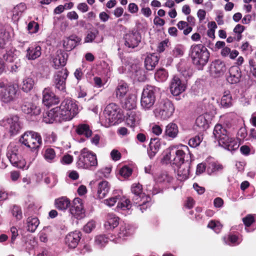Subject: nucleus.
Segmentation results:
<instances>
[{
  "mask_svg": "<svg viewBox=\"0 0 256 256\" xmlns=\"http://www.w3.org/2000/svg\"><path fill=\"white\" fill-rule=\"evenodd\" d=\"M20 142L32 151L38 150L42 144L40 136L34 132H26L22 136Z\"/></svg>",
  "mask_w": 256,
  "mask_h": 256,
  "instance_id": "0eeeda50",
  "label": "nucleus"
},
{
  "mask_svg": "<svg viewBox=\"0 0 256 256\" xmlns=\"http://www.w3.org/2000/svg\"><path fill=\"white\" fill-rule=\"evenodd\" d=\"M68 58V54L66 52H60L53 60L54 65L56 68H58L60 66H64L66 64Z\"/></svg>",
  "mask_w": 256,
  "mask_h": 256,
  "instance_id": "c756f323",
  "label": "nucleus"
},
{
  "mask_svg": "<svg viewBox=\"0 0 256 256\" xmlns=\"http://www.w3.org/2000/svg\"><path fill=\"white\" fill-rule=\"evenodd\" d=\"M118 198H120V196H112L104 200V203L106 206L111 207L114 206L116 202L118 203Z\"/></svg>",
  "mask_w": 256,
  "mask_h": 256,
  "instance_id": "864d4df0",
  "label": "nucleus"
},
{
  "mask_svg": "<svg viewBox=\"0 0 256 256\" xmlns=\"http://www.w3.org/2000/svg\"><path fill=\"white\" fill-rule=\"evenodd\" d=\"M160 147V142L158 138H152L149 144V148L148 150V154L150 158H152L158 151Z\"/></svg>",
  "mask_w": 256,
  "mask_h": 256,
  "instance_id": "cd10ccee",
  "label": "nucleus"
},
{
  "mask_svg": "<svg viewBox=\"0 0 256 256\" xmlns=\"http://www.w3.org/2000/svg\"><path fill=\"white\" fill-rule=\"evenodd\" d=\"M223 166L222 164L214 161L210 162L207 166V171L210 174L221 170Z\"/></svg>",
  "mask_w": 256,
  "mask_h": 256,
  "instance_id": "c03bdc74",
  "label": "nucleus"
},
{
  "mask_svg": "<svg viewBox=\"0 0 256 256\" xmlns=\"http://www.w3.org/2000/svg\"><path fill=\"white\" fill-rule=\"evenodd\" d=\"M238 67L236 66H232L229 70L230 76L227 80L231 84H236L239 82L241 76V73Z\"/></svg>",
  "mask_w": 256,
  "mask_h": 256,
  "instance_id": "bb28decb",
  "label": "nucleus"
},
{
  "mask_svg": "<svg viewBox=\"0 0 256 256\" xmlns=\"http://www.w3.org/2000/svg\"><path fill=\"white\" fill-rule=\"evenodd\" d=\"M22 111L26 114L38 115L40 112V108L28 101H24L22 106Z\"/></svg>",
  "mask_w": 256,
  "mask_h": 256,
  "instance_id": "5701e85b",
  "label": "nucleus"
},
{
  "mask_svg": "<svg viewBox=\"0 0 256 256\" xmlns=\"http://www.w3.org/2000/svg\"><path fill=\"white\" fill-rule=\"evenodd\" d=\"M79 168L91 169L98 165V161L96 154L89 151L87 148H83L78 156L76 162Z\"/></svg>",
  "mask_w": 256,
  "mask_h": 256,
  "instance_id": "39448f33",
  "label": "nucleus"
},
{
  "mask_svg": "<svg viewBox=\"0 0 256 256\" xmlns=\"http://www.w3.org/2000/svg\"><path fill=\"white\" fill-rule=\"evenodd\" d=\"M141 115L140 112L132 110L128 111L126 113V124L130 128L137 126L140 121Z\"/></svg>",
  "mask_w": 256,
  "mask_h": 256,
  "instance_id": "f3484780",
  "label": "nucleus"
},
{
  "mask_svg": "<svg viewBox=\"0 0 256 256\" xmlns=\"http://www.w3.org/2000/svg\"><path fill=\"white\" fill-rule=\"evenodd\" d=\"M76 38V36H72L64 40L63 46L66 50L70 51L76 47L77 44Z\"/></svg>",
  "mask_w": 256,
  "mask_h": 256,
  "instance_id": "ea45409f",
  "label": "nucleus"
},
{
  "mask_svg": "<svg viewBox=\"0 0 256 256\" xmlns=\"http://www.w3.org/2000/svg\"><path fill=\"white\" fill-rule=\"evenodd\" d=\"M58 108V116L61 120H71L78 113V106L72 100H64Z\"/></svg>",
  "mask_w": 256,
  "mask_h": 256,
  "instance_id": "20e7f679",
  "label": "nucleus"
},
{
  "mask_svg": "<svg viewBox=\"0 0 256 256\" xmlns=\"http://www.w3.org/2000/svg\"><path fill=\"white\" fill-rule=\"evenodd\" d=\"M18 86L16 84H10L1 90L0 97L1 100L6 104L14 102L17 98Z\"/></svg>",
  "mask_w": 256,
  "mask_h": 256,
  "instance_id": "9d476101",
  "label": "nucleus"
},
{
  "mask_svg": "<svg viewBox=\"0 0 256 256\" xmlns=\"http://www.w3.org/2000/svg\"><path fill=\"white\" fill-rule=\"evenodd\" d=\"M213 134L215 138L218 140L219 145L224 148L230 140H232V138L221 124H218L215 126Z\"/></svg>",
  "mask_w": 256,
  "mask_h": 256,
  "instance_id": "f8f14e48",
  "label": "nucleus"
},
{
  "mask_svg": "<svg viewBox=\"0 0 256 256\" xmlns=\"http://www.w3.org/2000/svg\"><path fill=\"white\" fill-rule=\"evenodd\" d=\"M17 150L16 146L13 144H10L8 148L6 156L14 166L19 168H24L26 167V162L24 160H19Z\"/></svg>",
  "mask_w": 256,
  "mask_h": 256,
  "instance_id": "ddd939ff",
  "label": "nucleus"
},
{
  "mask_svg": "<svg viewBox=\"0 0 256 256\" xmlns=\"http://www.w3.org/2000/svg\"><path fill=\"white\" fill-rule=\"evenodd\" d=\"M110 186L106 180L100 182L98 185L97 196L100 199L104 198L109 192Z\"/></svg>",
  "mask_w": 256,
  "mask_h": 256,
  "instance_id": "393cba45",
  "label": "nucleus"
},
{
  "mask_svg": "<svg viewBox=\"0 0 256 256\" xmlns=\"http://www.w3.org/2000/svg\"><path fill=\"white\" fill-rule=\"evenodd\" d=\"M242 221L246 226V230L248 232H250L247 228L250 226L254 222V216L252 214H248L242 218Z\"/></svg>",
  "mask_w": 256,
  "mask_h": 256,
  "instance_id": "09e8293b",
  "label": "nucleus"
},
{
  "mask_svg": "<svg viewBox=\"0 0 256 256\" xmlns=\"http://www.w3.org/2000/svg\"><path fill=\"white\" fill-rule=\"evenodd\" d=\"M26 6L24 4L21 3L17 5L16 7H14L13 11V18H18V16L19 14L18 11L19 10L22 13L26 10Z\"/></svg>",
  "mask_w": 256,
  "mask_h": 256,
  "instance_id": "603ef678",
  "label": "nucleus"
},
{
  "mask_svg": "<svg viewBox=\"0 0 256 256\" xmlns=\"http://www.w3.org/2000/svg\"><path fill=\"white\" fill-rule=\"evenodd\" d=\"M159 60L158 56L155 54H148L144 61V65L146 70H152L158 64Z\"/></svg>",
  "mask_w": 256,
  "mask_h": 256,
  "instance_id": "a878e982",
  "label": "nucleus"
},
{
  "mask_svg": "<svg viewBox=\"0 0 256 256\" xmlns=\"http://www.w3.org/2000/svg\"><path fill=\"white\" fill-rule=\"evenodd\" d=\"M186 90V86L182 83L181 80L178 76H174L172 79L170 85V90L174 96H178Z\"/></svg>",
  "mask_w": 256,
  "mask_h": 256,
  "instance_id": "6ab92c4d",
  "label": "nucleus"
},
{
  "mask_svg": "<svg viewBox=\"0 0 256 256\" xmlns=\"http://www.w3.org/2000/svg\"><path fill=\"white\" fill-rule=\"evenodd\" d=\"M156 100L154 88L148 86L143 90L142 92L140 104L144 110H148L152 108Z\"/></svg>",
  "mask_w": 256,
  "mask_h": 256,
  "instance_id": "6e6552de",
  "label": "nucleus"
},
{
  "mask_svg": "<svg viewBox=\"0 0 256 256\" xmlns=\"http://www.w3.org/2000/svg\"><path fill=\"white\" fill-rule=\"evenodd\" d=\"M44 158L48 162H54L56 158V154L54 150L52 148L46 149L44 153Z\"/></svg>",
  "mask_w": 256,
  "mask_h": 256,
  "instance_id": "a18cd8bd",
  "label": "nucleus"
},
{
  "mask_svg": "<svg viewBox=\"0 0 256 256\" xmlns=\"http://www.w3.org/2000/svg\"><path fill=\"white\" fill-rule=\"evenodd\" d=\"M142 186L139 184H133L131 188L132 192L134 194L132 198L134 204L137 205L139 210L143 212L150 206L151 198L148 196L142 193Z\"/></svg>",
  "mask_w": 256,
  "mask_h": 256,
  "instance_id": "7ed1b4c3",
  "label": "nucleus"
},
{
  "mask_svg": "<svg viewBox=\"0 0 256 256\" xmlns=\"http://www.w3.org/2000/svg\"><path fill=\"white\" fill-rule=\"evenodd\" d=\"M202 138L200 136H196L188 141V145L192 148H196L201 142Z\"/></svg>",
  "mask_w": 256,
  "mask_h": 256,
  "instance_id": "4d7b16f0",
  "label": "nucleus"
},
{
  "mask_svg": "<svg viewBox=\"0 0 256 256\" xmlns=\"http://www.w3.org/2000/svg\"><path fill=\"white\" fill-rule=\"evenodd\" d=\"M76 132L79 135H83L86 138H90L92 134V131L88 124H78L76 128Z\"/></svg>",
  "mask_w": 256,
  "mask_h": 256,
  "instance_id": "c9c22d12",
  "label": "nucleus"
},
{
  "mask_svg": "<svg viewBox=\"0 0 256 256\" xmlns=\"http://www.w3.org/2000/svg\"><path fill=\"white\" fill-rule=\"evenodd\" d=\"M192 154L188 148L185 145H180L178 148H172L162 158L166 164L173 166H180L184 163L186 159L192 160Z\"/></svg>",
  "mask_w": 256,
  "mask_h": 256,
  "instance_id": "f257e3e1",
  "label": "nucleus"
},
{
  "mask_svg": "<svg viewBox=\"0 0 256 256\" xmlns=\"http://www.w3.org/2000/svg\"><path fill=\"white\" fill-rule=\"evenodd\" d=\"M249 64L250 66V72L256 78V64L254 60H249Z\"/></svg>",
  "mask_w": 256,
  "mask_h": 256,
  "instance_id": "774afa93",
  "label": "nucleus"
},
{
  "mask_svg": "<svg viewBox=\"0 0 256 256\" xmlns=\"http://www.w3.org/2000/svg\"><path fill=\"white\" fill-rule=\"evenodd\" d=\"M68 74L66 68L56 72L54 76V84L56 88L60 91H66V80Z\"/></svg>",
  "mask_w": 256,
  "mask_h": 256,
  "instance_id": "4468645a",
  "label": "nucleus"
},
{
  "mask_svg": "<svg viewBox=\"0 0 256 256\" xmlns=\"http://www.w3.org/2000/svg\"><path fill=\"white\" fill-rule=\"evenodd\" d=\"M42 102L46 106L50 107L58 103V99L48 88H45L42 92Z\"/></svg>",
  "mask_w": 256,
  "mask_h": 256,
  "instance_id": "412c9836",
  "label": "nucleus"
},
{
  "mask_svg": "<svg viewBox=\"0 0 256 256\" xmlns=\"http://www.w3.org/2000/svg\"><path fill=\"white\" fill-rule=\"evenodd\" d=\"M110 172H111L110 168L106 167V168H102L100 169V170H99L98 172V174H102L100 176H102V177L104 176V177L106 178V177H108V174H110Z\"/></svg>",
  "mask_w": 256,
  "mask_h": 256,
  "instance_id": "338daca9",
  "label": "nucleus"
},
{
  "mask_svg": "<svg viewBox=\"0 0 256 256\" xmlns=\"http://www.w3.org/2000/svg\"><path fill=\"white\" fill-rule=\"evenodd\" d=\"M130 226L126 224L121 226L118 232V237L120 238H124L125 236H127L130 235Z\"/></svg>",
  "mask_w": 256,
  "mask_h": 256,
  "instance_id": "de8ad7c7",
  "label": "nucleus"
},
{
  "mask_svg": "<svg viewBox=\"0 0 256 256\" xmlns=\"http://www.w3.org/2000/svg\"><path fill=\"white\" fill-rule=\"evenodd\" d=\"M220 104L224 108H228L232 106V97L229 91L224 92Z\"/></svg>",
  "mask_w": 256,
  "mask_h": 256,
  "instance_id": "37998d69",
  "label": "nucleus"
},
{
  "mask_svg": "<svg viewBox=\"0 0 256 256\" xmlns=\"http://www.w3.org/2000/svg\"><path fill=\"white\" fill-rule=\"evenodd\" d=\"M70 214L75 218L80 219L84 216V210L82 200L78 198H75L72 202V208H70Z\"/></svg>",
  "mask_w": 256,
  "mask_h": 256,
  "instance_id": "dca6fc26",
  "label": "nucleus"
},
{
  "mask_svg": "<svg viewBox=\"0 0 256 256\" xmlns=\"http://www.w3.org/2000/svg\"><path fill=\"white\" fill-rule=\"evenodd\" d=\"M209 52L207 48L202 44H195L191 46L190 56L193 64L202 69L208 62L209 58Z\"/></svg>",
  "mask_w": 256,
  "mask_h": 256,
  "instance_id": "f03ea898",
  "label": "nucleus"
},
{
  "mask_svg": "<svg viewBox=\"0 0 256 256\" xmlns=\"http://www.w3.org/2000/svg\"><path fill=\"white\" fill-rule=\"evenodd\" d=\"M208 226L213 229L216 233H219L222 227V226L218 222H215L214 221L212 220L209 222Z\"/></svg>",
  "mask_w": 256,
  "mask_h": 256,
  "instance_id": "6e6d98bb",
  "label": "nucleus"
},
{
  "mask_svg": "<svg viewBox=\"0 0 256 256\" xmlns=\"http://www.w3.org/2000/svg\"><path fill=\"white\" fill-rule=\"evenodd\" d=\"M178 133V126L174 123L170 122L166 126L164 135L167 137L174 138L177 136Z\"/></svg>",
  "mask_w": 256,
  "mask_h": 256,
  "instance_id": "7c9ffc66",
  "label": "nucleus"
},
{
  "mask_svg": "<svg viewBox=\"0 0 256 256\" xmlns=\"http://www.w3.org/2000/svg\"><path fill=\"white\" fill-rule=\"evenodd\" d=\"M10 38V34L4 27L0 28V48H4Z\"/></svg>",
  "mask_w": 256,
  "mask_h": 256,
  "instance_id": "79ce46f5",
  "label": "nucleus"
},
{
  "mask_svg": "<svg viewBox=\"0 0 256 256\" xmlns=\"http://www.w3.org/2000/svg\"><path fill=\"white\" fill-rule=\"evenodd\" d=\"M70 204V200L66 197H61L55 200L56 207L60 210H66Z\"/></svg>",
  "mask_w": 256,
  "mask_h": 256,
  "instance_id": "e433bc0d",
  "label": "nucleus"
},
{
  "mask_svg": "<svg viewBox=\"0 0 256 256\" xmlns=\"http://www.w3.org/2000/svg\"><path fill=\"white\" fill-rule=\"evenodd\" d=\"M20 52L15 48H12L6 50V53L4 54V59L8 62H14L15 61L19 60L18 56Z\"/></svg>",
  "mask_w": 256,
  "mask_h": 256,
  "instance_id": "c85d7f7f",
  "label": "nucleus"
},
{
  "mask_svg": "<svg viewBox=\"0 0 256 256\" xmlns=\"http://www.w3.org/2000/svg\"><path fill=\"white\" fill-rule=\"evenodd\" d=\"M119 224V218L113 214H108L104 227L108 230L113 229Z\"/></svg>",
  "mask_w": 256,
  "mask_h": 256,
  "instance_id": "2f4dec72",
  "label": "nucleus"
},
{
  "mask_svg": "<svg viewBox=\"0 0 256 256\" xmlns=\"http://www.w3.org/2000/svg\"><path fill=\"white\" fill-rule=\"evenodd\" d=\"M0 126H6L11 136L16 134L22 128L19 118L16 116H13L0 120Z\"/></svg>",
  "mask_w": 256,
  "mask_h": 256,
  "instance_id": "9b49d317",
  "label": "nucleus"
},
{
  "mask_svg": "<svg viewBox=\"0 0 256 256\" xmlns=\"http://www.w3.org/2000/svg\"><path fill=\"white\" fill-rule=\"evenodd\" d=\"M58 108H54L46 113V116L44 118V121L46 123L52 124L54 122H61V119L58 116Z\"/></svg>",
  "mask_w": 256,
  "mask_h": 256,
  "instance_id": "473e14b6",
  "label": "nucleus"
},
{
  "mask_svg": "<svg viewBox=\"0 0 256 256\" xmlns=\"http://www.w3.org/2000/svg\"><path fill=\"white\" fill-rule=\"evenodd\" d=\"M136 106V96L135 94H130L123 103V108L130 110L135 108Z\"/></svg>",
  "mask_w": 256,
  "mask_h": 256,
  "instance_id": "f704fd0d",
  "label": "nucleus"
},
{
  "mask_svg": "<svg viewBox=\"0 0 256 256\" xmlns=\"http://www.w3.org/2000/svg\"><path fill=\"white\" fill-rule=\"evenodd\" d=\"M128 90V86L126 83L124 82H120L116 90V97L119 98H122L127 93Z\"/></svg>",
  "mask_w": 256,
  "mask_h": 256,
  "instance_id": "a19ab883",
  "label": "nucleus"
},
{
  "mask_svg": "<svg viewBox=\"0 0 256 256\" xmlns=\"http://www.w3.org/2000/svg\"><path fill=\"white\" fill-rule=\"evenodd\" d=\"M132 207V204L129 199L125 198H122L120 196V198H118L117 206L116 210L119 211H126L130 210Z\"/></svg>",
  "mask_w": 256,
  "mask_h": 256,
  "instance_id": "72a5a7b5",
  "label": "nucleus"
},
{
  "mask_svg": "<svg viewBox=\"0 0 256 256\" xmlns=\"http://www.w3.org/2000/svg\"><path fill=\"white\" fill-rule=\"evenodd\" d=\"M192 161V160L186 159L184 163L176 166L178 168L177 172L180 180H183L188 178Z\"/></svg>",
  "mask_w": 256,
  "mask_h": 256,
  "instance_id": "aec40b11",
  "label": "nucleus"
},
{
  "mask_svg": "<svg viewBox=\"0 0 256 256\" xmlns=\"http://www.w3.org/2000/svg\"><path fill=\"white\" fill-rule=\"evenodd\" d=\"M168 77V74L164 68H160L154 74L155 79L158 82H164Z\"/></svg>",
  "mask_w": 256,
  "mask_h": 256,
  "instance_id": "49530a36",
  "label": "nucleus"
},
{
  "mask_svg": "<svg viewBox=\"0 0 256 256\" xmlns=\"http://www.w3.org/2000/svg\"><path fill=\"white\" fill-rule=\"evenodd\" d=\"M34 84V80L32 78L26 77L22 82L21 88L24 92H28L33 88Z\"/></svg>",
  "mask_w": 256,
  "mask_h": 256,
  "instance_id": "4c0bfd02",
  "label": "nucleus"
},
{
  "mask_svg": "<svg viewBox=\"0 0 256 256\" xmlns=\"http://www.w3.org/2000/svg\"><path fill=\"white\" fill-rule=\"evenodd\" d=\"M226 70L225 64L222 61L217 60L213 62L210 66V72L214 76L222 75Z\"/></svg>",
  "mask_w": 256,
  "mask_h": 256,
  "instance_id": "a211bd4d",
  "label": "nucleus"
},
{
  "mask_svg": "<svg viewBox=\"0 0 256 256\" xmlns=\"http://www.w3.org/2000/svg\"><path fill=\"white\" fill-rule=\"evenodd\" d=\"M141 35L137 31H132L124 36L125 45L130 48L136 47L141 41Z\"/></svg>",
  "mask_w": 256,
  "mask_h": 256,
  "instance_id": "2eb2a0df",
  "label": "nucleus"
},
{
  "mask_svg": "<svg viewBox=\"0 0 256 256\" xmlns=\"http://www.w3.org/2000/svg\"><path fill=\"white\" fill-rule=\"evenodd\" d=\"M118 106L114 103L108 105L104 109V114L106 118L104 122L106 127L114 124L118 118Z\"/></svg>",
  "mask_w": 256,
  "mask_h": 256,
  "instance_id": "1a4fd4ad",
  "label": "nucleus"
},
{
  "mask_svg": "<svg viewBox=\"0 0 256 256\" xmlns=\"http://www.w3.org/2000/svg\"><path fill=\"white\" fill-rule=\"evenodd\" d=\"M132 173V170L128 166L122 167L120 170V174L124 178L130 176Z\"/></svg>",
  "mask_w": 256,
  "mask_h": 256,
  "instance_id": "052dcab7",
  "label": "nucleus"
},
{
  "mask_svg": "<svg viewBox=\"0 0 256 256\" xmlns=\"http://www.w3.org/2000/svg\"><path fill=\"white\" fill-rule=\"evenodd\" d=\"M12 214L16 220H20L22 218V214L20 208L17 206H14L12 209Z\"/></svg>",
  "mask_w": 256,
  "mask_h": 256,
  "instance_id": "3c124183",
  "label": "nucleus"
},
{
  "mask_svg": "<svg viewBox=\"0 0 256 256\" xmlns=\"http://www.w3.org/2000/svg\"><path fill=\"white\" fill-rule=\"evenodd\" d=\"M172 178L167 173L162 174L158 178L159 182H170L172 180Z\"/></svg>",
  "mask_w": 256,
  "mask_h": 256,
  "instance_id": "e2e57ef3",
  "label": "nucleus"
},
{
  "mask_svg": "<svg viewBox=\"0 0 256 256\" xmlns=\"http://www.w3.org/2000/svg\"><path fill=\"white\" fill-rule=\"evenodd\" d=\"M80 238V232L75 231L66 235L65 238L66 244L70 248H75Z\"/></svg>",
  "mask_w": 256,
  "mask_h": 256,
  "instance_id": "4be33fe9",
  "label": "nucleus"
},
{
  "mask_svg": "<svg viewBox=\"0 0 256 256\" xmlns=\"http://www.w3.org/2000/svg\"><path fill=\"white\" fill-rule=\"evenodd\" d=\"M98 34V32L96 31V32H89L86 37L84 38V42H93V40L96 38L97 34Z\"/></svg>",
  "mask_w": 256,
  "mask_h": 256,
  "instance_id": "680f3d73",
  "label": "nucleus"
},
{
  "mask_svg": "<svg viewBox=\"0 0 256 256\" xmlns=\"http://www.w3.org/2000/svg\"><path fill=\"white\" fill-rule=\"evenodd\" d=\"M110 156L113 160H118L121 158V154L116 150H113L110 152Z\"/></svg>",
  "mask_w": 256,
  "mask_h": 256,
  "instance_id": "69168bd1",
  "label": "nucleus"
},
{
  "mask_svg": "<svg viewBox=\"0 0 256 256\" xmlns=\"http://www.w3.org/2000/svg\"><path fill=\"white\" fill-rule=\"evenodd\" d=\"M196 124L200 128H206L208 126V122L205 117L204 116L201 115L198 116L196 119Z\"/></svg>",
  "mask_w": 256,
  "mask_h": 256,
  "instance_id": "8fccbe9b",
  "label": "nucleus"
},
{
  "mask_svg": "<svg viewBox=\"0 0 256 256\" xmlns=\"http://www.w3.org/2000/svg\"><path fill=\"white\" fill-rule=\"evenodd\" d=\"M38 24L34 21L30 22L28 25V30L31 34L36 33L38 32Z\"/></svg>",
  "mask_w": 256,
  "mask_h": 256,
  "instance_id": "13d9d810",
  "label": "nucleus"
},
{
  "mask_svg": "<svg viewBox=\"0 0 256 256\" xmlns=\"http://www.w3.org/2000/svg\"><path fill=\"white\" fill-rule=\"evenodd\" d=\"M41 50V47L39 46H31L26 50V57L28 60H34L40 56Z\"/></svg>",
  "mask_w": 256,
  "mask_h": 256,
  "instance_id": "b1692460",
  "label": "nucleus"
},
{
  "mask_svg": "<svg viewBox=\"0 0 256 256\" xmlns=\"http://www.w3.org/2000/svg\"><path fill=\"white\" fill-rule=\"evenodd\" d=\"M26 222L27 230L32 232H35L40 224L39 220L36 217H28Z\"/></svg>",
  "mask_w": 256,
  "mask_h": 256,
  "instance_id": "58836bf2",
  "label": "nucleus"
},
{
  "mask_svg": "<svg viewBox=\"0 0 256 256\" xmlns=\"http://www.w3.org/2000/svg\"><path fill=\"white\" fill-rule=\"evenodd\" d=\"M108 242V239L104 236L100 235L95 238V243L98 246H102Z\"/></svg>",
  "mask_w": 256,
  "mask_h": 256,
  "instance_id": "bf43d9fd",
  "label": "nucleus"
},
{
  "mask_svg": "<svg viewBox=\"0 0 256 256\" xmlns=\"http://www.w3.org/2000/svg\"><path fill=\"white\" fill-rule=\"evenodd\" d=\"M174 111L173 104L168 100L160 102L154 110V114L158 118L166 120L171 117Z\"/></svg>",
  "mask_w": 256,
  "mask_h": 256,
  "instance_id": "423d86ee",
  "label": "nucleus"
},
{
  "mask_svg": "<svg viewBox=\"0 0 256 256\" xmlns=\"http://www.w3.org/2000/svg\"><path fill=\"white\" fill-rule=\"evenodd\" d=\"M238 147L239 144L233 138H232V140H230L228 143L226 144L224 148L227 149L228 150L232 151L238 149Z\"/></svg>",
  "mask_w": 256,
  "mask_h": 256,
  "instance_id": "5fc2aeb1",
  "label": "nucleus"
},
{
  "mask_svg": "<svg viewBox=\"0 0 256 256\" xmlns=\"http://www.w3.org/2000/svg\"><path fill=\"white\" fill-rule=\"evenodd\" d=\"M95 222L91 220L88 222L84 227V230L86 233L90 232L92 230L95 228Z\"/></svg>",
  "mask_w": 256,
  "mask_h": 256,
  "instance_id": "0e129e2a",
  "label": "nucleus"
}]
</instances>
